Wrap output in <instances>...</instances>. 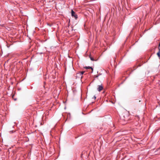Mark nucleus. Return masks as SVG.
Returning <instances> with one entry per match:
<instances>
[{"mask_svg": "<svg viewBox=\"0 0 160 160\" xmlns=\"http://www.w3.org/2000/svg\"><path fill=\"white\" fill-rule=\"evenodd\" d=\"M121 120L124 121V123H126L129 119V114L127 113H123L121 117Z\"/></svg>", "mask_w": 160, "mask_h": 160, "instance_id": "nucleus-1", "label": "nucleus"}, {"mask_svg": "<svg viewBox=\"0 0 160 160\" xmlns=\"http://www.w3.org/2000/svg\"><path fill=\"white\" fill-rule=\"evenodd\" d=\"M71 16L72 17L76 19H77L78 18L77 15L75 13L72 9L71 10Z\"/></svg>", "mask_w": 160, "mask_h": 160, "instance_id": "nucleus-2", "label": "nucleus"}, {"mask_svg": "<svg viewBox=\"0 0 160 160\" xmlns=\"http://www.w3.org/2000/svg\"><path fill=\"white\" fill-rule=\"evenodd\" d=\"M103 88V86L102 84H101V85L98 86V88H97V90L99 92H100L101 90H102Z\"/></svg>", "mask_w": 160, "mask_h": 160, "instance_id": "nucleus-3", "label": "nucleus"}, {"mask_svg": "<svg viewBox=\"0 0 160 160\" xmlns=\"http://www.w3.org/2000/svg\"><path fill=\"white\" fill-rule=\"evenodd\" d=\"M80 74V73L78 72L77 74H76V78H82V76H81V75L80 74Z\"/></svg>", "mask_w": 160, "mask_h": 160, "instance_id": "nucleus-4", "label": "nucleus"}, {"mask_svg": "<svg viewBox=\"0 0 160 160\" xmlns=\"http://www.w3.org/2000/svg\"><path fill=\"white\" fill-rule=\"evenodd\" d=\"M85 68L87 69H92V72H93V68L92 67H86Z\"/></svg>", "mask_w": 160, "mask_h": 160, "instance_id": "nucleus-5", "label": "nucleus"}, {"mask_svg": "<svg viewBox=\"0 0 160 160\" xmlns=\"http://www.w3.org/2000/svg\"><path fill=\"white\" fill-rule=\"evenodd\" d=\"M84 71H81L79 72L80 73V74L82 76V74L84 73Z\"/></svg>", "mask_w": 160, "mask_h": 160, "instance_id": "nucleus-6", "label": "nucleus"}, {"mask_svg": "<svg viewBox=\"0 0 160 160\" xmlns=\"http://www.w3.org/2000/svg\"><path fill=\"white\" fill-rule=\"evenodd\" d=\"M89 57H90V58L91 60H92V61H94V59L92 57H91L90 55Z\"/></svg>", "mask_w": 160, "mask_h": 160, "instance_id": "nucleus-7", "label": "nucleus"}, {"mask_svg": "<svg viewBox=\"0 0 160 160\" xmlns=\"http://www.w3.org/2000/svg\"><path fill=\"white\" fill-rule=\"evenodd\" d=\"M157 55L159 58H160V51H158L157 53Z\"/></svg>", "mask_w": 160, "mask_h": 160, "instance_id": "nucleus-8", "label": "nucleus"}, {"mask_svg": "<svg viewBox=\"0 0 160 160\" xmlns=\"http://www.w3.org/2000/svg\"><path fill=\"white\" fill-rule=\"evenodd\" d=\"M93 98L95 99L96 98V97L95 96H94L93 97Z\"/></svg>", "mask_w": 160, "mask_h": 160, "instance_id": "nucleus-9", "label": "nucleus"}, {"mask_svg": "<svg viewBox=\"0 0 160 160\" xmlns=\"http://www.w3.org/2000/svg\"><path fill=\"white\" fill-rule=\"evenodd\" d=\"M158 49H159L158 51H160V48L159 47V48H158Z\"/></svg>", "mask_w": 160, "mask_h": 160, "instance_id": "nucleus-10", "label": "nucleus"}]
</instances>
